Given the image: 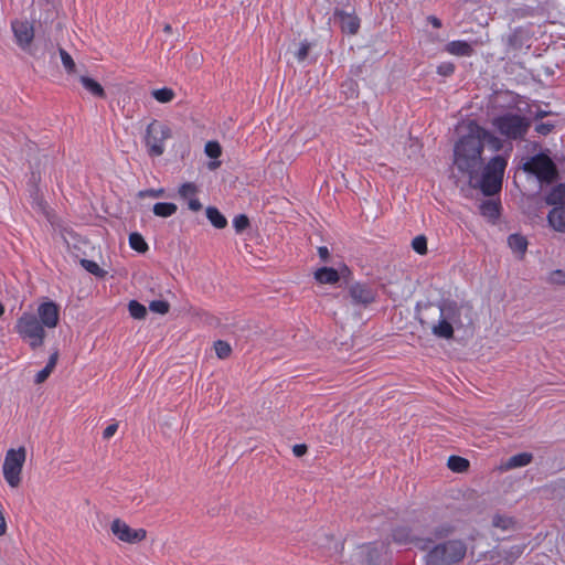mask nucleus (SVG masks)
I'll list each match as a JSON object with an SVG mask.
<instances>
[{
    "mask_svg": "<svg viewBox=\"0 0 565 565\" xmlns=\"http://www.w3.org/2000/svg\"><path fill=\"white\" fill-rule=\"evenodd\" d=\"M493 152L503 149L504 141L494 132L469 121L467 134L460 136L452 149V167L468 178L472 188H478L484 195H494L501 191L508 156L497 154L484 163V146Z\"/></svg>",
    "mask_w": 565,
    "mask_h": 565,
    "instance_id": "1",
    "label": "nucleus"
},
{
    "mask_svg": "<svg viewBox=\"0 0 565 565\" xmlns=\"http://www.w3.org/2000/svg\"><path fill=\"white\" fill-rule=\"evenodd\" d=\"M60 321V308L51 301L39 305L36 313L23 312L14 326L15 332L32 350L42 347L46 335L45 328L53 329Z\"/></svg>",
    "mask_w": 565,
    "mask_h": 565,
    "instance_id": "2",
    "label": "nucleus"
},
{
    "mask_svg": "<svg viewBox=\"0 0 565 565\" xmlns=\"http://www.w3.org/2000/svg\"><path fill=\"white\" fill-rule=\"evenodd\" d=\"M439 320L430 328L431 333L440 339L454 338L455 329L470 327L473 323L472 307L467 302L444 300L438 306Z\"/></svg>",
    "mask_w": 565,
    "mask_h": 565,
    "instance_id": "3",
    "label": "nucleus"
},
{
    "mask_svg": "<svg viewBox=\"0 0 565 565\" xmlns=\"http://www.w3.org/2000/svg\"><path fill=\"white\" fill-rule=\"evenodd\" d=\"M467 554V544L460 539L438 542L425 556L426 565H457Z\"/></svg>",
    "mask_w": 565,
    "mask_h": 565,
    "instance_id": "4",
    "label": "nucleus"
},
{
    "mask_svg": "<svg viewBox=\"0 0 565 565\" xmlns=\"http://www.w3.org/2000/svg\"><path fill=\"white\" fill-rule=\"evenodd\" d=\"M494 130L508 140H521L531 127V120L516 113H504L491 119Z\"/></svg>",
    "mask_w": 565,
    "mask_h": 565,
    "instance_id": "5",
    "label": "nucleus"
},
{
    "mask_svg": "<svg viewBox=\"0 0 565 565\" xmlns=\"http://www.w3.org/2000/svg\"><path fill=\"white\" fill-rule=\"evenodd\" d=\"M172 137L171 128L157 120L152 119L145 132L143 141L147 152L150 157H160L163 154L166 147L164 141Z\"/></svg>",
    "mask_w": 565,
    "mask_h": 565,
    "instance_id": "6",
    "label": "nucleus"
},
{
    "mask_svg": "<svg viewBox=\"0 0 565 565\" xmlns=\"http://www.w3.org/2000/svg\"><path fill=\"white\" fill-rule=\"evenodd\" d=\"M25 459L26 450L24 447H19L18 449L11 448L6 454L2 473L7 483L13 489L21 484V475Z\"/></svg>",
    "mask_w": 565,
    "mask_h": 565,
    "instance_id": "7",
    "label": "nucleus"
},
{
    "mask_svg": "<svg viewBox=\"0 0 565 565\" xmlns=\"http://www.w3.org/2000/svg\"><path fill=\"white\" fill-rule=\"evenodd\" d=\"M523 170L534 174L540 181L551 182L556 177L557 171L554 162L548 156L540 153L530 158L524 164Z\"/></svg>",
    "mask_w": 565,
    "mask_h": 565,
    "instance_id": "8",
    "label": "nucleus"
},
{
    "mask_svg": "<svg viewBox=\"0 0 565 565\" xmlns=\"http://www.w3.org/2000/svg\"><path fill=\"white\" fill-rule=\"evenodd\" d=\"M110 531L119 541L128 544L139 543L147 536V531L145 529H132L120 519H115L111 522Z\"/></svg>",
    "mask_w": 565,
    "mask_h": 565,
    "instance_id": "9",
    "label": "nucleus"
},
{
    "mask_svg": "<svg viewBox=\"0 0 565 565\" xmlns=\"http://www.w3.org/2000/svg\"><path fill=\"white\" fill-rule=\"evenodd\" d=\"M349 296L355 306L367 307L376 300V290L367 284L354 282L349 287Z\"/></svg>",
    "mask_w": 565,
    "mask_h": 565,
    "instance_id": "10",
    "label": "nucleus"
},
{
    "mask_svg": "<svg viewBox=\"0 0 565 565\" xmlns=\"http://www.w3.org/2000/svg\"><path fill=\"white\" fill-rule=\"evenodd\" d=\"M380 553L373 544L361 545L354 548L350 556L351 565H374Z\"/></svg>",
    "mask_w": 565,
    "mask_h": 565,
    "instance_id": "11",
    "label": "nucleus"
},
{
    "mask_svg": "<svg viewBox=\"0 0 565 565\" xmlns=\"http://www.w3.org/2000/svg\"><path fill=\"white\" fill-rule=\"evenodd\" d=\"M524 545H514L509 550L494 548L486 554V556L493 562L504 559L507 565L513 564L524 552Z\"/></svg>",
    "mask_w": 565,
    "mask_h": 565,
    "instance_id": "12",
    "label": "nucleus"
},
{
    "mask_svg": "<svg viewBox=\"0 0 565 565\" xmlns=\"http://www.w3.org/2000/svg\"><path fill=\"white\" fill-rule=\"evenodd\" d=\"M12 31L17 43L21 47L30 45L34 38L33 26L28 21L15 20L12 22Z\"/></svg>",
    "mask_w": 565,
    "mask_h": 565,
    "instance_id": "13",
    "label": "nucleus"
},
{
    "mask_svg": "<svg viewBox=\"0 0 565 565\" xmlns=\"http://www.w3.org/2000/svg\"><path fill=\"white\" fill-rule=\"evenodd\" d=\"M456 526L448 521L436 522L433 521L428 525V533L430 537L428 539L430 542L433 541H445L449 540V537L455 533Z\"/></svg>",
    "mask_w": 565,
    "mask_h": 565,
    "instance_id": "14",
    "label": "nucleus"
},
{
    "mask_svg": "<svg viewBox=\"0 0 565 565\" xmlns=\"http://www.w3.org/2000/svg\"><path fill=\"white\" fill-rule=\"evenodd\" d=\"M198 191V186L192 182L183 183L179 188V195L188 201V207L193 212H198L202 209V204L196 198Z\"/></svg>",
    "mask_w": 565,
    "mask_h": 565,
    "instance_id": "15",
    "label": "nucleus"
},
{
    "mask_svg": "<svg viewBox=\"0 0 565 565\" xmlns=\"http://www.w3.org/2000/svg\"><path fill=\"white\" fill-rule=\"evenodd\" d=\"M532 459H533L532 454L521 452V454L510 457L505 462H503L500 466V469L505 471V470H511L514 468L525 467L529 463H531Z\"/></svg>",
    "mask_w": 565,
    "mask_h": 565,
    "instance_id": "16",
    "label": "nucleus"
},
{
    "mask_svg": "<svg viewBox=\"0 0 565 565\" xmlns=\"http://www.w3.org/2000/svg\"><path fill=\"white\" fill-rule=\"evenodd\" d=\"M548 223L550 225L558 232H565V205L564 206H555L548 213Z\"/></svg>",
    "mask_w": 565,
    "mask_h": 565,
    "instance_id": "17",
    "label": "nucleus"
},
{
    "mask_svg": "<svg viewBox=\"0 0 565 565\" xmlns=\"http://www.w3.org/2000/svg\"><path fill=\"white\" fill-rule=\"evenodd\" d=\"M446 51L456 56H471L475 52L471 44L466 41H451L446 45Z\"/></svg>",
    "mask_w": 565,
    "mask_h": 565,
    "instance_id": "18",
    "label": "nucleus"
},
{
    "mask_svg": "<svg viewBox=\"0 0 565 565\" xmlns=\"http://www.w3.org/2000/svg\"><path fill=\"white\" fill-rule=\"evenodd\" d=\"M79 82L83 85V87L87 92H89L93 96H95L97 98H102V99H104L106 97L105 89L94 78L86 76V75H82V76H79Z\"/></svg>",
    "mask_w": 565,
    "mask_h": 565,
    "instance_id": "19",
    "label": "nucleus"
},
{
    "mask_svg": "<svg viewBox=\"0 0 565 565\" xmlns=\"http://www.w3.org/2000/svg\"><path fill=\"white\" fill-rule=\"evenodd\" d=\"M337 17L339 18L340 26L344 32L350 34H355L358 32L360 23L356 17L343 12L337 13Z\"/></svg>",
    "mask_w": 565,
    "mask_h": 565,
    "instance_id": "20",
    "label": "nucleus"
},
{
    "mask_svg": "<svg viewBox=\"0 0 565 565\" xmlns=\"http://www.w3.org/2000/svg\"><path fill=\"white\" fill-rule=\"evenodd\" d=\"M315 278L320 284H335L339 281L340 276L334 268L322 267L315 273Z\"/></svg>",
    "mask_w": 565,
    "mask_h": 565,
    "instance_id": "21",
    "label": "nucleus"
},
{
    "mask_svg": "<svg viewBox=\"0 0 565 565\" xmlns=\"http://www.w3.org/2000/svg\"><path fill=\"white\" fill-rule=\"evenodd\" d=\"M57 360H58V352L54 351L51 354L45 367L36 373L35 379H34L35 384H42L46 381V379L51 375V373L55 369Z\"/></svg>",
    "mask_w": 565,
    "mask_h": 565,
    "instance_id": "22",
    "label": "nucleus"
},
{
    "mask_svg": "<svg viewBox=\"0 0 565 565\" xmlns=\"http://www.w3.org/2000/svg\"><path fill=\"white\" fill-rule=\"evenodd\" d=\"M546 203L550 205L565 206V185L555 186L546 196Z\"/></svg>",
    "mask_w": 565,
    "mask_h": 565,
    "instance_id": "23",
    "label": "nucleus"
},
{
    "mask_svg": "<svg viewBox=\"0 0 565 565\" xmlns=\"http://www.w3.org/2000/svg\"><path fill=\"white\" fill-rule=\"evenodd\" d=\"M491 523L493 527L500 529L502 531L513 530L515 526V521L512 516L499 513L492 516Z\"/></svg>",
    "mask_w": 565,
    "mask_h": 565,
    "instance_id": "24",
    "label": "nucleus"
},
{
    "mask_svg": "<svg viewBox=\"0 0 565 565\" xmlns=\"http://www.w3.org/2000/svg\"><path fill=\"white\" fill-rule=\"evenodd\" d=\"M206 217L216 228H224L227 225L226 217L214 206L206 209Z\"/></svg>",
    "mask_w": 565,
    "mask_h": 565,
    "instance_id": "25",
    "label": "nucleus"
},
{
    "mask_svg": "<svg viewBox=\"0 0 565 565\" xmlns=\"http://www.w3.org/2000/svg\"><path fill=\"white\" fill-rule=\"evenodd\" d=\"M508 243H509L510 248L513 252L520 254V256H522L527 248V241L522 235H518V234L510 235L508 238Z\"/></svg>",
    "mask_w": 565,
    "mask_h": 565,
    "instance_id": "26",
    "label": "nucleus"
},
{
    "mask_svg": "<svg viewBox=\"0 0 565 565\" xmlns=\"http://www.w3.org/2000/svg\"><path fill=\"white\" fill-rule=\"evenodd\" d=\"M178 210V206L174 203L170 202H159L153 205V213L159 217H169L172 216Z\"/></svg>",
    "mask_w": 565,
    "mask_h": 565,
    "instance_id": "27",
    "label": "nucleus"
},
{
    "mask_svg": "<svg viewBox=\"0 0 565 565\" xmlns=\"http://www.w3.org/2000/svg\"><path fill=\"white\" fill-rule=\"evenodd\" d=\"M469 460L459 456H450L447 466L454 472H466L469 469Z\"/></svg>",
    "mask_w": 565,
    "mask_h": 565,
    "instance_id": "28",
    "label": "nucleus"
},
{
    "mask_svg": "<svg viewBox=\"0 0 565 565\" xmlns=\"http://www.w3.org/2000/svg\"><path fill=\"white\" fill-rule=\"evenodd\" d=\"M151 96L158 103L167 104V103H170L173 100V98L175 97V93L173 89H171L169 87H163V88H159V89H153L151 92Z\"/></svg>",
    "mask_w": 565,
    "mask_h": 565,
    "instance_id": "29",
    "label": "nucleus"
},
{
    "mask_svg": "<svg viewBox=\"0 0 565 565\" xmlns=\"http://www.w3.org/2000/svg\"><path fill=\"white\" fill-rule=\"evenodd\" d=\"M130 247L139 253L148 250V244L139 233H131L129 235Z\"/></svg>",
    "mask_w": 565,
    "mask_h": 565,
    "instance_id": "30",
    "label": "nucleus"
},
{
    "mask_svg": "<svg viewBox=\"0 0 565 565\" xmlns=\"http://www.w3.org/2000/svg\"><path fill=\"white\" fill-rule=\"evenodd\" d=\"M129 313L132 318L141 320L147 316V309L137 300H131L128 305Z\"/></svg>",
    "mask_w": 565,
    "mask_h": 565,
    "instance_id": "31",
    "label": "nucleus"
},
{
    "mask_svg": "<svg viewBox=\"0 0 565 565\" xmlns=\"http://www.w3.org/2000/svg\"><path fill=\"white\" fill-rule=\"evenodd\" d=\"M480 212L489 218H497L499 215V205L493 201L483 202L480 205Z\"/></svg>",
    "mask_w": 565,
    "mask_h": 565,
    "instance_id": "32",
    "label": "nucleus"
},
{
    "mask_svg": "<svg viewBox=\"0 0 565 565\" xmlns=\"http://www.w3.org/2000/svg\"><path fill=\"white\" fill-rule=\"evenodd\" d=\"M214 350L216 356L222 360L230 358L232 353L230 343L223 340H217L214 342Z\"/></svg>",
    "mask_w": 565,
    "mask_h": 565,
    "instance_id": "33",
    "label": "nucleus"
},
{
    "mask_svg": "<svg viewBox=\"0 0 565 565\" xmlns=\"http://www.w3.org/2000/svg\"><path fill=\"white\" fill-rule=\"evenodd\" d=\"M60 56H61L62 64H63L64 68L66 70V72L68 74H75L76 73V64H75L74 60L72 58V56L64 49H60Z\"/></svg>",
    "mask_w": 565,
    "mask_h": 565,
    "instance_id": "34",
    "label": "nucleus"
},
{
    "mask_svg": "<svg viewBox=\"0 0 565 565\" xmlns=\"http://www.w3.org/2000/svg\"><path fill=\"white\" fill-rule=\"evenodd\" d=\"M310 49H311V43L310 42H308L306 40L300 42L299 43V47L294 53L296 60L299 63L303 62L308 57Z\"/></svg>",
    "mask_w": 565,
    "mask_h": 565,
    "instance_id": "35",
    "label": "nucleus"
},
{
    "mask_svg": "<svg viewBox=\"0 0 565 565\" xmlns=\"http://www.w3.org/2000/svg\"><path fill=\"white\" fill-rule=\"evenodd\" d=\"M82 265L83 267L89 271L90 274L97 276V277H103L106 273L105 270H103L98 264H96L95 262L93 260H88V259H82Z\"/></svg>",
    "mask_w": 565,
    "mask_h": 565,
    "instance_id": "36",
    "label": "nucleus"
},
{
    "mask_svg": "<svg viewBox=\"0 0 565 565\" xmlns=\"http://www.w3.org/2000/svg\"><path fill=\"white\" fill-rule=\"evenodd\" d=\"M393 539H394V541H396L398 543H407L413 539V536L408 529L399 527V529L394 530Z\"/></svg>",
    "mask_w": 565,
    "mask_h": 565,
    "instance_id": "37",
    "label": "nucleus"
},
{
    "mask_svg": "<svg viewBox=\"0 0 565 565\" xmlns=\"http://www.w3.org/2000/svg\"><path fill=\"white\" fill-rule=\"evenodd\" d=\"M412 247L414 250L420 255H425L427 253V239L425 236L419 235L416 236L412 242Z\"/></svg>",
    "mask_w": 565,
    "mask_h": 565,
    "instance_id": "38",
    "label": "nucleus"
},
{
    "mask_svg": "<svg viewBox=\"0 0 565 565\" xmlns=\"http://www.w3.org/2000/svg\"><path fill=\"white\" fill-rule=\"evenodd\" d=\"M233 226L237 233H242L249 226V220L245 214L236 215L233 220Z\"/></svg>",
    "mask_w": 565,
    "mask_h": 565,
    "instance_id": "39",
    "label": "nucleus"
},
{
    "mask_svg": "<svg viewBox=\"0 0 565 565\" xmlns=\"http://www.w3.org/2000/svg\"><path fill=\"white\" fill-rule=\"evenodd\" d=\"M546 280L547 282L553 285H565V271L562 269L553 270L552 273L548 274Z\"/></svg>",
    "mask_w": 565,
    "mask_h": 565,
    "instance_id": "40",
    "label": "nucleus"
},
{
    "mask_svg": "<svg viewBox=\"0 0 565 565\" xmlns=\"http://www.w3.org/2000/svg\"><path fill=\"white\" fill-rule=\"evenodd\" d=\"M149 309L153 312L166 315L170 309V305L164 300H154L150 302Z\"/></svg>",
    "mask_w": 565,
    "mask_h": 565,
    "instance_id": "41",
    "label": "nucleus"
},
{
    "mask_svg": "<svg viewBox=\"0 0 565 565\" xmlns=\"http://www.w3.org/2000/svg\"><path fill=\"white\" fill-rule=\"evenodd\" d=\"M205 153L213 159H216L221 156L222 149L217 141H209L205 145Z\"/></svg>",
    "mask_w": 565,
    "mask_h": 565,
    "instance_id": "42",
    "label": "nucleus"
},
{
    "mask_svg": "<svg viewBox=\"0 0 565 565\" xmlns=\"http://www.w3.org/2000/svg\"><path fill=\"white\" fill-rule=\"evenodd\" d=\"M137 195L140 199H143L146 196L162 198L164 195V190L163 189L142 190V191H139Z\"/></svg>",
    "mask_w": 565,
    "mask_h": 565,
    "instance_id": "43",
    "label": "nucleus"
},
{
    "mask_svg": "<svg viewBox=\"0 0 565 565\" xmlns=\"http://www.w3.org/2000/svg\"><path fill=\"white\" fill-rule=\"evenodd\" d=\"M455 71V65L450 62H444L437 67V72L443 76H450Z\"/></svg>",
    "mask_w": 565,
    "mask_h": 565,
    "instance_id": "44",
    "label": "nucleus"
},
{
    "mask_svg": "<svg viewBox=\"0 0 565 565\" xmlns=\"http://www.w3.org/2000/svg\"><path fill=\"white\" fill-rule=\"evenodd\" d=\"M117 429H118V425H117V424H110V425H108V426L104 429V431H103V437H104L105 439H108V438L113 437V436L115 435V433L117 431Z\"/></svg>",
    "mask_w": 565,
    "mask_h": 565,
    "instance_id": "45",
    "label": "nucleus"
},
{
    "mask_svg": "<svg viewBox=\"0 0 565 565\" xmlns=\"http://www.w3.org/2000/svg\"><path fill=\"white\" fill-rule=\"evenodd\" d=\"M554 128V125L552 124H540L535 127V130L541 135H547L550 134Z\"/></svg>",
    "mask_w": 565,
    "mask_h": 565,
    "instance_id": "46",
    "label": "nucleus"
},
{
    "mask_svg": "<svg viewBox=\"0 0 565 565\" xmlns=\"http://www.w3.org/2000/svg\"><path fill=\"white\" fill-rule=\"evenodd\" d=\"M308 448L305 444L295 445L292 452L296 457H301L307 452Z\"/></svg>",
    "mask_w": 565,
    "mask_h": 565,
    "instance_id": "47",
    "label": "nucleus"
},
{
    "mask_svg": "<svg viewBox=\"0 0 565 565\" xmlns=\"http://www.w3.org/2000/svg\"><path fill=\"white\" fill-rule=\"evenodd\" d=\"M318 254L320 256V258L323 260V262H327L328 260V257H329V249L328 247L326 246H320L318 248Z\"/></svg>",
    "mask_w": 565,
    "mask_h": 565,
    "instance_id": "48",
    "label": "nucleus"
},
{
    "mask_svg": "<svg viewBox=\"0 0 565 565\" xmlns=\"http://www.w3.org/2000/svg\"><path fill=\"white\" fill-rule=\"evenodd\" d=\"M428 21L433 24L434 28L438 29L441 26V21L434 15L428 17Z\"/></svg>",
    "mask_w": 565,
    "mask_h": 565,
    "instance_id": "49",
    "label": "nucleus"
},
{
    "mask_svg": "<svg viewBox=\"0 0 565 565\" xmlns=\"http://www.w3.org/2000/svg\"><path fill=\"white\" fill-rule=\"evenodd\" d=\"M218 167H220V162H218V161H213V162H210V163H209V168H210L211 170H214V169H216V168H218Z\"/></svg>",
    "mask_w": 565,
    "mask_h": 565,
    "instance_id": "50",
    "label": "nucleus"
},
{
    "mask_svg": "<svg viewBox=\"0 0 565 565\" xmlns=\"http://www.w3.org/2000/svg\"><path fill=\"white\" fill-rule=\"evenodd\" d=\"M163 31H164L166 33H171V32H172V26H171L170 24H168V23H167V24L163 26Z\"/></svg>",
    "mask_w": 565,
    "mask_h": 565,
    "instance_id": "51",
    "label": "nucleus"
},
{
    "mask_svg": "<svg viewBox=\"0 0 565 565\" xmlns=\"http://www.w3.org/2000/svg\"><path fill=\"white\" fill-rule=\"evenodd\" d=\"M201 58V55L198 53H193L192 60H195L196 62Z\"/></svg>",
    "mask_w": 565,
    "mask_h": 565,
    "instance_id": "52",
    "label": "nucleus"
},
{
    "mask_svg": "<svg viewBox=\"0 0 565 565\" xmlns=\"http://www.w3.org/2000/svg\"><path fill=\"white\" fill-rule=\"evenodd\" d=\"M4 313V307L2 306V303L0 302V317Z\"/></svg>",
    "mask_w": 565,
    "mask_h": 565,
    "instance_id": "53",
    "label": "nucleus"
}]
</instances>
